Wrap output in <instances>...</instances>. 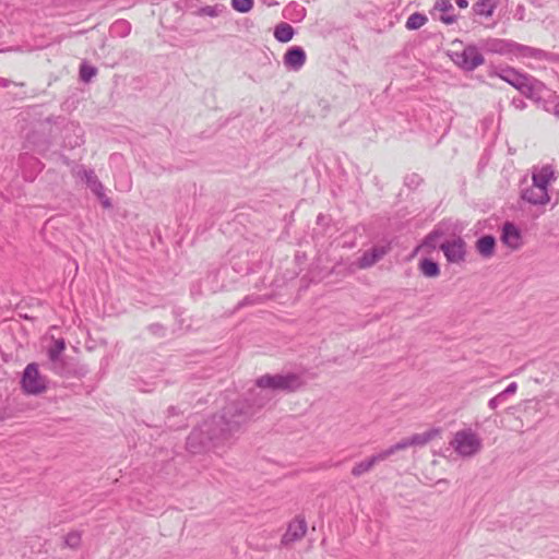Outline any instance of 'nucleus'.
Listing matches in <instances>:
<instances>
[{"instance_id": "obj_34", "label": "nucleus", "mask_w": 559, "mask_h": 559, "mask_svg": "<svg viewBox=\"0 0 559 559\" xmlns=\"http://www.w3.org/2000/svg\"><path fill=\"white\" fill-rule=\"evenodd\" d=\"M404 182L408 188L415 189L420 185L421 178L417 174H411L405 177Z\"/></svg>"}, {"instance_id": "obj_45", "label": "nucleus", "mask_w": 559, "mask_h": 559, "mask_svg": "<svg viewBox=\"0 0 559 559\" xmlns=\"http://www.w3.org/2000/svg\"><path fill=\"white\" fill-rule=\"evenodd\" d=\"M254 0H247V12H249L253 7Z\"/></svg>"}, {"instance_id": "obj_36", "label": "nucleus", "mask_w": 559, "mask_h": 559, "mask_svg": "<svg viewBox=\"0 0 559 559\" xmlns=\"http://www.w3.org/2000/svg\"><path fill=\"white\" fill-rule=\"evenodd\" d=\"M258 55H259L258 59L262 64H266V63L271 64L272 59H274V53L270 50H267V51L262 50V51L258 52Z\"/></svg>"}, {"instance_id": "obj_20", "label": "nucleus", "mask_w": 559, "mask_h": 559, "mask_svg": "<svg viewBox=\"0 0 559 559\" xmlns=\"http://www.w3.org/2000/svg\"><path fill=\"white\" fill-rule=\"evenodd\" d=\"M64 349L66 341L63 338H58L53 341V344L47 350L50 369L66 358L62 356Z\"/></svg>"}, {"instance_id": "obj_49", "label": "nucleus", "mask_w": 559, "mask_h": 559, "mask_svg": "<svg viewBox=\"0 0 559 559\" xmlns=\"http://www.w3.org/2000/svg\"><path fill=\"white\" fill-rule=\"evenodd\" d=\"M273 60H274V62H276V66H280V62H277V59L274 58Z\"/></svg>"}, {"instance_id": "obj_10", "label": "nucleus", "mask_w": 559, "mask_h": 559, "mask_svg": "<svg viewBox=\"0 0 559 559\" xmlns=\"http://www.w3.org/2000/svg\"><path fill=\"white\" fill-rule=\"evenodd\" d=\"M500 239L504 246L512 250L519 249L522 241V233L520 228L512 222H506L501 229Z\"/></svg>"}, {"instance_id": "obj_2", "label": "nucleus", "mask_w": 559, "mask_h": 559, "mask_svg": "<svg viewBox=\"0 0 559 559\" xmlns=\"http://www.w3.org/2000/svg\"><path fill=\"white\" fill-rule=\"evenodd\" d=\"M305 385L304 378L295 372L287 373H275V374H263L255 380V390L247 392V417L249 416V408L265 406L270 401L271 396L267 391L271 392H284L292 393L299 390Z\"/></svg>"}, {"instance_id": "obj_14", "label": "nucleus", "mask_w": 559, "mask_h": 559, "mask_svg": "<svg viewBox=\"0 0 559 559\" xmlns=\"http://www.w3.org/2000/svg\"><path fill=\"white\" fill-rule=\"evenodd\" d=\"M390 456H391V452L389 451V449H385L377 454H373L370 457L357 463L352 468V475L354 477H360L361 475L370 472L377 463L382 462Z\"/></svg>"}, {"instance_id": "obj_47", "label": "nucleus", "mask_w": 559, "mask_h": 559, "mask_svg": "<svg viewBox=\"0 0 559 559\" xmlns=\"http://www.w3.org/2000/svg\"><path fill=\"white\" fill-rule=\"evenodd\" d=\"M243 306H245V299H242V300L238 301V304H237V308H241V307H243Z\"/></svg>"}, {"instance_id": "obj_42", "label": "nucleus", "mask_w": 559, "mask_h": 559, "mask_svg": "<svg viewBox=\"0 0 559 559\" xmlns=\"http://www.w3.org/2000/svg\"><path fill=\"white\" fill-rule=\"evenodd\" d=\"M455 3L461 9H465V8L468 7V1L467 0H455Z\"/></svg>"}, {"instance_id": "obj_19", "label": "nucleus", "mask_w": 559, "mask_h": 559, "mask_svg": "<svg viewBox=\"0 0 559 559\" xmlns=\"http://www.w3.org/2000/svg\"><path fill=\"white\" fill-rule=\"evenodd\" d=\"M166 426L171 430H178L188 426L183 412L177 406H169L167 408Z\"/></svg>"}, {"instance_id": "obj_22", "label": "nucleus", "mask_w": 559, "mask_h": 559, "mask_svg": "<svg viewBox=\"0 0 559 559\" xmlns=\"http://www.w3.org/2000/svg\"><path fill=\"white\" fill-rule=\"evenodd\" d=\"M433 9L444 13L440 16L442 23L450 25L456 21V15L450 14V12L453 11V5L450 0H437Z\"/></svg>"}, {"instance_id": "obj_7", "label": "nucleus", "mask_w": 559, "mask_h": 559, "mask_svg": "<svg viewBox=\"0 0 559 559\" xmlns=\"http://www.w3.org/2000/svg\"><path fill=\"white\" fill-rule=\"evenodd\" d=\"M50 370L61 377H73L78 379H82L88 373V368L86 365L80 364L78 360L71 357H66Z\"/></svg>"}, {"instance_id": "obj_33", "label": "nucleus", "mask_w": 559, "mask_h": 559, "mask_svg": "<svg viewBox=\"0 0 559 559\" xmlns=\"http://www.w3.org/2000/svg\"><path fill=\"white\" fill-rule=\"evenodd\" d=\"M508 400H509V397H507L503 392H500L489 400L488 407L490 409H496L500 405L507 403Z\"/></svg>"}, {"instance_id": "obj_8", "label": "nucleus", "mask_w": 559, "mask_h": 559, "mask_svg": "<svg viewBox=\"0 0 559 559\" xmlns=\"http://www.w3.org/2000/svg\"><path fill=\"white\" fill-rule=\"evenodd\" d=\"M465 241L457 237L441 243L440 249L450 263H460L465 260Z\"/></svg>"}, {"instance_id": "obj_15", "label": "nucleus", "mask_w": 559, "mask_h": 559, "mask_svg": "<svg viewBox=\"0 0 559 559\" xmlns=\"http://www.w3.org/2000/svg\"><path fill=\"white\" fill-rule=\"evenodd\" d=\"M522 200L534 205H544L549 202L548 191L535 187L525 188L521 192Z\"/></svg>"}, {"instance_id": "obj_9", "label": "nucleus", "mask_w": 559, "mask_h": 559, "mask_svg": "<svg viewBox=\"0 0 559 559\" xmlns=\"http://www.w3.org/2000/svg\"><path fill=\"white\" fill-rule=\"evenodd\" d=\"M307 522L304 516H296L288 523L286 532L282 536V545L287 547L300 540L307 533Z\"/></svg>"}, {"instance_id": "obj_31", "label": "nucleus", "mask_w": 559, "mask_h": 559, "mask_svg": "<svg viewBox=\"0 0 559 559\" xmlns=\"http://www.w3.org/2000/svg\"><path fill=\"white\" fill-rule=\"evenodd\" d=\"M81 544V533L78 531H71L64 536V545L75 549Z\"/></svg>"}, {"instance_id": "obj_27", "label": "nucleus", "mask_w": 559, "mask_h": 559, "mask_svg": "<svg viewBox=\"0 0 559 559\" xmlns=\"http://www.w3.org/2000/svg\"><path fill=\"white\" fill-rule=\"evenodd\" d=\"M224 10H225V7L223 4L205 5V7L199 8L195 12H193V14L197 15V16L216 17Z\"/></svg>"}, {"instance_id": "obj_23", "label": "nucleus", "mask_w": 559, "mask_h": 559, "mask_svg": "<svg viewBox=\"0 0 559 559\" xmlns=\"http://www.w3.org/2000/svg\"><path fill=\"white\" fill-rule=\"evenodd\" d=\"M295 33V28L290 24L281 22L275 25L273 35L278 43L284 44L290 41Z\"/></svg>"}, {"instance_id": "obj_40", "label": "nucleus", "mask_w": 559, "mask_h": 559, "mask_svg": "<svg viewBox=\"0 0 559 559\" xmlns=\"http://www.w3.org/2000/svg\"><path fill=\"white\" fill-rule=\"evenodd\" d=\"M518 390L516 382H511L508 384V386L502 391L507 397L510 399V396L514 395Z\"/></svg>"}, {"instance_id": "obj_39", "label": "nucleus", "mask_w": 559, "mask_h": 559, "mask_svg": "<svg viewBox=\"0 0 559 559\" xmlns=\"http://www.w3.org/2000/svg\"><path fill=\"white\" fill-rule=\"evenodd\" d=\"M511 105L518 110H523L524 108H526V103L521 97H514L511 100Z\"/></svg>"}, {"instance_id": "obj_25", "label": "nucleus", "mask_w": 559, "mask_h": 559, "mask_svg": "<svg viewBox=\"0 0 559 559\" xmlns=\"http://www.w3.org/2000/svg\"><path fill=\"white\" fill-rule=\"evenodd\" d=\"M496 7H497V3L495 0H478L473 5V11L477 15L488 17L493 14Z\"/></svg>"}, {"instance_id": "obj_5", "label": "nucleus", "mask_w": 559, "mask_h": 559, "mask_svg": "<svg viewBox=\"0 0 559 559\" xmlns=\"http://www.w3.org/2000/svg\"><path fill=\"white\" fill-rule=\"evenodd\" d=\"M47 382L36 362H31L24 368L20 380L21 389L27 395H39L46 392Z\"/></svg>"}, {"instance_id": "obj_41", "label": "nucleus", "mask_w": 559, "mask_h": 559, "mask_svg": "<svg viewBox=\"0 0 559 559\" xmlns=\"http://www.w3.org/2000/svg\"><path fill=\"white\" fill-rule=\"evenodd\" d=\"M231 7L240 13H245V0H231Z\"/></svg>"}, {"instance_id": "obj_6", "label": "nucleus", "mask_w": 559, "mask_h": 559, "mask_svg": "<svg viewBox=\"0 0 559 559\" xmlns=\"http://www.w3.org/2000/svg\"><path fill=\"white\" fill-rule=\"evenodd\" d=\"M438 435L439 429L432 428L423 433H415L409 438H404L388 449L391 452V455H393L397 451L405 450L409 447H423L435 439Z\"/></svg>"}, {"instance_id": "obj_21", "label": "nucleus", "mask_w": 559, "mask_h": 559, "mask_svg": "<svg viewBox=\"0 0 559 559\" xmlns=\"http://www.w3.org/2000/svg\"><path fill=\"white\" fill-rule=\"evenodd\" d=\"M496 248V238L492 235H484L476 241V249L484 258H489L493 254Z\"/></svg>"}, {"instance_id": "obj_12", "label": "nucleus", "mask_w": 559, "mask_h": 559, "mask_svg": "<svg viewBox=\"0 0 559 559\" xmlns=\"http://www.w3.org/2000/svg\"><path fill=\"white\" fill-rule=\"evenodd\" d=\"M306 51L302 47L292 46L286 50L283 63L288 70L299 71L306 63Z\"/></svg>"}, {"instance_id": "obj_37", "label": "nucleus", "mask_w": 559, "mask_h": 559, "mask_svg": "<svg viewBox=\"0 0 559 559\" xmlns=\"http://www.w3.org/2000/svg\"><path fill=\"white\" fill-rule=\"evenodd\" d=\"M95 195L97 197V199L100 202V204L103 205V207H105V209L112 207L111 200L105 194V190L96 193Z\"/></svg>"}, {"instance_id": "obj_13", "label": "nucleus", "mask_w": 559, "mask_h": 559, "mask_svg": "<svg viewBox=\"0 0 559 559\" xmlns=\"http://www.w3.org/2000/svg\"><path fill=\"white\" fill-rule=\"evenodd\" d=\"M519 92L527 98L539 102L544 96V92H546V86L532 75H527Z\"/></svg>"}, {"instance_id": "obj_46", "label": "nucleus", "mask_w": 559, "mask_h": 559, "mask_svg": "<svg viewBox=\"0 0 559 559\" xmlns=\"http://www.w3.org/2000/svg\"><path fill=\"white\" fill-rule=\"evenodd\" d=\"M554 115L559 118V102L555 105Z\"/></svg>"}, {"instance_id": "obj_17", "label": "nucleus", "mask_w": 559, "mask_h": 559, "mask_svg": "<svg viewBox=\"0 0 559 559\" xmlns=\"http://www.w3.org/2000/svg\"><path fill=\"white\" fill-rule=\"evenodd\" d=\"M555 179V171L551 166H543L538 171L533 173V187L548 191V185Z\"/></svg>"}, {"instance_id": "obj_43", "label": "nucleus", "mask_w": 559, "mask_h": 559, "mask_svg": "<svg viewBox=\"0 0 559 559\" xmlns=\"http://www.w3.org/2000/svg\"><path fill=\"white\" fill-rule=\"evenodd\" d=\"M11 84V81L8 79H1L0 80V86L8 87Z\"/></svg>"}, {"instance_id": "obj_26", "label": "nucleus", "mask_w": 559, "mask_h": 559, "mask_svg": "<svg viewBox=\"0 0 559 559\" xmlns=\"http://www.w3.org/2000/svg\"><path fill=\"white\" fill-rule=\"evenodd\" d=\"M283 15L285 19H290V20H302L305 16H306V9L300 5L299 3L293 1L290 2L288 5L285 7L284 11H283Z\"/></svg>"}, {"instance_id": "obj_32", "label": "nucleus", "mask_w": 559, "mask_h": 559, "mask_svg": "<svg viewBox=\"0 0 559 559\" xmlns=\"http://www.w3.org/2000/svg\"><path fill=\"white\" fill-rule=\"evenodd\" d=\"M147 331L155 337L163 338L167 335V328L162 323H152L147 325Z\"/></svg>"}, {"instance_id": "obj_24", "label": "nucleus", "mask_w": 559, "mask_h": 559, "mask_svg": "<svg viewBox=\"0 0 559 559\" xmlns=\"http://www.w3.org/2000/svg\"><path fill=\"white\" fill-rule=\"evenodd\" d=\"M419 270L426 277H436L440 274L438 262L430 258H424L419 261Z\"/></svg>"}, {"instance_id": "obj_48", "label": "nucleus", "mask_w": 559, "mask_h": 559, "mask_svg": "<svg viewBox=\"0 0 559 559\" xmlns=\"http://www.w3.org/2000/svg\"><path fill=\"white\" fill-rule=\"evenodd\" d=\"M273 60H274V62H276V66H280V62H277V59L274 58Z\"/></svg>"}, {"instance_id": "obj_30", "label": "nucleus", "mask_w": 559, "mask_h": 559, "mask_svg": "<svg viewBox=\"0 0 559 559\" xmlns=\"http://www.w3.org/2000/svg\"><path fill=\"white\" fill-rule=\"evenodd\" d=\"M97 74V68L88 64L87 62H82L80 66V80L84 83H88Z\"/></svg>"}, {"instance_id": "obj_44", "label": "nucleus", "mask_w": 559, "mask_h": 559, "mask_svg": "<svg viewBox=\"0 0 559 559\" xmlns=\"http://www.w3.org/2000/svg\"><path fill=\"white\" fill-rule=\"evenodd\" d=\"M231 266L236 272H240L241 270V264L238 261H235Z\"/></svg>"}, {"instance_id": "obj_18", "label": "nucleus", "mask_w": 559, "mask_h": 559, "mask_svg": "<svg viewBox=\"0 0 559 559\" xmlns=\"http://www.w3.org/2000/svg\"><path fill=\"white\" fill-rule=\"evenodd\" d=\"M528 74L521 73L513 68L507 67L500 69L498 76L504 82L512 85L518 91L522 87L524 81H526Z\"/></svg>"}, {"instance_id": "obj_11", "label": "nucleus", "mask_w": 559, "mask_h": 559, "mask_svg": "<svg viewBox=\"0 0 559 559\" xmlns=\"http://www.w3.org/2000/svg\"><path fill=\"white\" fill-rule=\"evenodd\" d=\"M485 61L483 55L474 46H467L459 56L457 63L465 71H473Z\"/></svg>"}, {"instance_id": "obj_35", "label": "nucleus", "mask_w": 559, "mask_h": 559, "mask_svg": "<svg viewBox=\"0 0 559 559\" xmlns=\"http://www.w3.org/2000/svg\"><path fill=\"white\" fill-rule=\"evenodd\" d=\"M173 314L174 317L176 318L177 320V329L173 331V333H176L177 331H182L183 330V319L181 318L182 314H183V311L181 308H175L173 310Z\"/></svg>"}, {"instance_id": "obj_3", "label": "nucleus", "mask_w": 559, "mask_h": 559, "mask_svg": "<svg viewBox=\"0 0 559 559\" xmlns=\"http://www.w3.org/2000/svg\"><path fill=\"white\" fill-rule=\"evenodd\" d=\"M480 48L486 52L498 53L501 56L534 58L537 60L551 59V53L543 49L522 45L510 39L487 38L480 41Z\"/></svg>"}, {"instance_id": "obj_1", "label": "nucleus", "mask_w": 559, "mask_h": 559, "mask_svg": "<svg viewBox=\"0 0 559 559\" xmlns=\"http://www.w3.org/2000/svg\"><path fill=\"white\" fill-rule=\"evenodd\" d=\"M245 424V404L230 403L222 414L213 415L194 427L187 437L186 448L191 454H202L229 440Z\"/></svg>"}, {"instance_id": "obj_16", "label": "nucleus", "mask_w": 559, "mask_h": 559, "mask_svg": "<svg viewBox=\"0 0 559 559\" xmlns=\"http://www.w3.org/2000/svg\"><path fill=\"white\" fill-rule=\"evenodd\" d=\"M385 253L386 250L384 247H372L361 254L357 264L360 269H368L380 261L385 255Z\"/></svg>"}, {"instance_id": "obj_4", "label": "nucleus", "mask_w": 559, "mask_h": 559, "mask_svg": "<svg viewBox=\"0 0 559 559\" xmlns=\"http://www.w3.org/2000/svg\"><path fill=\"white\" fill-rule=\"evenodd\" d=\"M450 444L459 455L471 457L480 451L481 439L472 429H462L455 432Z\"/></svg>"}, {"instance_id": "obj_38", "label": "nucleus", "mask_w": 559, "mask_h": 559, "mask_svg": "<svg viewBox=\"0 0 559 559\" xmlns=\"http://www.w3.org/2000/svg\"><path fill=\"white\" fill-rule=\"evenodd\" d=\"M119 28H121V31H122L121 35L124 36L127 34H129L131 26L127 21L121 20L114 24V29H119Z\"/></svg>"}, {"instance_id": "obj_28", "label": "nucleus", "mask_w": 559, "mask_h": 559, "mask_svg": "<svg viewBox=\"0 0 559 559\" xmlns=\"http://www.w3.org/2000/svg\"><path fill=\"white\" fill-rule=\"evenodd\" d=\"M86 185L91 189V191L96 194L103 190H105L103 183L99 181L94 170L90 169L85 171Z\"/></svg>"}, {"instance_id": "obj_29", "label": "nucleus", "mask_w": 559, "mask_h": 559, "mask_svg": "<svg viewBox=\"0 0 559 559\" xmlns=\"http://www.w3.org/2000/svg\"><path fill=\"white\" fill-rule=\"evenodd\" d=\"M428 21L427 16L423 13L415 12L411 14L406 21V28L415 31L420 28Z\"/></svg>"}]
</instances>
